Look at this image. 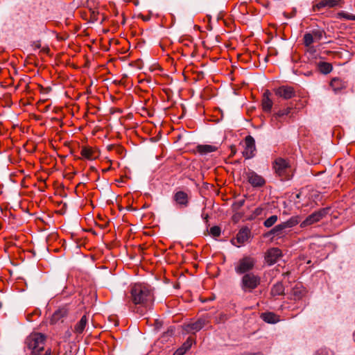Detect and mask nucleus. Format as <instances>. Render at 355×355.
<instances>
[{"instance_id":"1","label":"nucleus","mask_w":355,"mask_h":355,"mask_svg":"<svg viewBox=\"0 0 355 355\" xmlns=\"http://www.w3.org/2000/svg\"><path fill=\"white\" fill-rule=\"evenodd\" d=\"M130 294V301L135 305L134 312L142 316L152 309L154 302V293L150 286L135 284L131 286Z\"/></svg>"},{"instance_id":"2","label":"nucleus","mask_w":355,"mask_h":355,"mask_svg":"<svg viewBox=\"0 0 355 355\" xmlns=\"http://www.w3.org/2000/svg\"><path fill=\"white\" fill-rule=\"evenodd\" d=\"M46 336L40 332H33L24 340V349L30 354L46 349Z\"/></svg>"},{"instance_id":"3","label":"nucleus","mask_w":355,"mask_h":355,"mask_svg":"<svg viewBox=\"0 0 355 355\" xmlns=\"http://www.w3.org/2000/svg\"><path fill=\"white\" fill-rule=\"evenodd\" d=\"M257 259L250 255L243 256L234 263V271L237 275L252 272L257 264Z\"/></svg>"},{"instance_id":"4","label":"nucleus","mask_w":355,"mask_h":355,"mask_svg":"<svg viewBox=\"0 0 355 355\" xmlns=\"http://www.w3.org/2000/svg\"><path fill=\"white\" fill-rule=\"evenodd\" d=\"M261 284V277L254 272H248L243 275L240 286L245 293H251Z\"/></svg>"},{"instance_id":"5","label":"nucleus","mask_w":355,"mask_h":355,"mask_svg":"<svg viewBox=\"0 0 355 355\" xmlns=\"http://www.w3.org/2000/svg\"><path fill=\"white\" fill-rule=\"evenodd\" d=\"M273 167L279 176L283 179L290 178L291 166L286 159L282 157L277 158L274 162Z\"/></svg>"},{"instance_id":"6","label":"nucleus","mask_w":355,"mask_h":355,"mask_svg":"<svg viewBox=\"0 0 355 355\" xmlns=\"http://www.w3.org/2000/svg\"><path fill=\"white\" fill-rule=\"evenodd\" d=\"M325 214L326 211L324 209H320L319 211H315L306 217V218L301 223L300 227L304 228L314 224L320 221L325 216Z\"/></svg>"},{"instance_id":"7","label":"nucleus","mask_w":355,"mask_h":355,"mask_svg":"<svg viewBox=\"0 0 355 355\" xmlns=\"http://www.w3.org/2000/svg\"><path fill=\"white\" fill-rule=\"evenodd\" d=\"M69 313L68 306H64L58 309L52 315L51 318V324L63 322Z\"/></svg>"},{"instance_id":"8","label":"nucleus","mask_w":355,"mask_h":355,"mask_svg":"<svg viewBox=\"0 0 355 355\" xmlns=\"http://www.w3.org/2000/svg\"><path fill=\"white\" fill-rule=\"evenodd\" d=\"M276 96L285 100L290 99L295 96V90L292 87L282 85L275 89Z\"/></svg>"},{"instance_id":"9","label":"nucleus","mask_w":355,"mask_h":355,"mask_svg":"<svg viewBox=\"0 0 355 355\" xmlns=\"http://www.w3.org/2000/svg\"><path fill=\"white\" fill-rule=\"evenodd\" d=\"M246 176L249 183L254 187H262L266 183L264 178L253 171L247 172Z\"/></svg>"},{"instance_id":"10","label":"nucleus","mask_w":355,"mask_h":355,"mask_svg":"<svg viewBox=\"0 0 355 355\" xmlns=\"http://www.w3.org/2000/svg\"><path fill=\"white\" fill-rule=\"evenodd\" d=\"M282 257V251L277 248L270 249L266 254V261L269 265L275 263Z\"/></svg>"},{"instance_id":"11","label":"nucleus","mask_w":355,"mask_h":355,"mask_svg":"<svg viewBox=\"0 0 355 355\" xmlns=\"http://www.w3.org/2000/svg\"><path fill=\"white\" fill-rule=\"evenodd\" d=\"M245 148L244 155L247 158H251L253 157V153L255 150V141L254 138L249 135L245 139Z\"/></svg>"},{"instance_id":"12","label":"nucleus","mask_w":355,"mask_h":355,"mask_svg":"<svg viewBox=\"0 0 355 355\" xmlns=\"http://www.w3.org/2000/svg\"><path fill=\"white\" fill-rule=\"evenodd\" d=\"M340 1V0H318L313 6V10H319L324 8H334L338 5Z\"/></svg>"},{"instance_id":"13","label":"nucleus","mask_w":355,"mask_h":355,"mask_svg":"<svg viewBox=\"0 0 355 355\" xmlns=\"http://www.w3.org/2000/svg\"><path fill=\"white\" fill-rule=\"evenodd\" d=\"M173 200L181 207H187L189 203L187 194L182 191H178L173 196Z\"/></svg>"},{"instance_id":"14","label":"nucleus","mask_w":355,"mask_h":355,"mask_svg":"<svg viewBox=\"0 0 355 355\" xmlns=\"http://www.w3.org/2000/svg\"><path fill=\"white\" fill-rule=\"evenodd\" d=\"M194 343V339L191 337H189L182 345L174 352V355H184L190 349Z\"/></svg>"},{"instance_id":"15","label":"nucleus","mask_w":355,"mask_h":355,"mask_svg":"<svg viewBox=\"0 0 355 355\" xmlns=\"http://www.w3.org/2000/svg\"><path fill=\"white\" fill-rule=\"evenodd\" d=\"M286 229L284 223L281 224L275 225L272 230H270L267 234L266 236H282L285 230Z\"/></svg>"},{"instance_id":"16","label":"nucleus","mask_w":355,"mask_h":355,"mask_svg":"<svg viewBox=\"0 0 355 355\" xmlns=\"http://www.w3.org/2000/svg\"><path fill=\"white\" fill-rule=\"evenodd\" d=\"M206 320L203 318H199L194 322H191L187 325V330L188 331H198L204 327L205 325Z\"/></svg>"},{"instance_id":"17","label":"nucleus","mask_w":355,"mask_h":355,"mask_svg":"<svg viewBox=\"0 0 355 355\" xmlns=\"http://www.w3.org/2000/svg\"><path fill=\"white\" fill-rule=\"evenodd\" d=\"M250 235V231L248 227L242 228L236 235V240L240 244H243L248 241Z\"/></svg>"},{"instance_id":"18","label":"nucleus","mask_w":355,"mask_h":355,"mask_svg":"<svg viewBox=\"0 0 355 355\" xmlns=\"http://www.w3.org/2000/svg\"><path fill=\"white\" fill-rule=\"evenodd\" d=\"M88 318L87 315H84L80 321L74 327V332L77 334H81L87 324Z\"/></svg>"},{"instance_id":"19","label":"nucleus","mask_w":355,"mask_h":355,"mask_svg":"<svg viewBox=\"0 0 355 355\" xmlns=\"http://www.w3.org/2000/svg\"><path fill=\"white\" fill-rule=\"evenodd\" d=\"M330 86L335 92L340 91L346 87L345 83L339 78H333L330 83Z\"/></svg>"},{"instance_id":"20","label":"nucleus","mask_w":355,"mask_h":355,"mask_svg":"<svg viewBox=\"0 0 355 355\" xmlns=\"http://www.w3.org/2000/svg\"><path fill=\"white\" fill-rule=\"evenodd\" d=\"M217 148L211 145H198L197 146V151L202 155H205L209 153L214 152Z\"/></svg>"},{"instance_id":"21","label":"nucleus","mask_w":355,"mask_h":355,"mask_svg":"<svg viewBox=\"0 0 355 355\" xmlns=\"http://www.w3.org/2000/svg\"><path fill=\"white\" fill-rule=\"evenodd\" d=\"M270 293L272 296H279L284 293V286L281 282L274 284L271 288Z\"/></svg>"},{"instance_id":"22","label":"nucleus","mask_w":355,"mask_h":355,"mask_svg":"<svg viewBox=\"0 0 355 355\" xmlns=\"http://www.w3.org/2000/svg\"><path fill=\"white\" fill-rule=\"evenodd\" d=\"M261 318L268 323L274 324L278 321L277 316L271 312L264 313L261 315Z\"/></svg>"},{"instance_id":"23","label":"nucleus","mask_w":355,"mask_h":355,"mask_svg":"<svg viewBox=\"0 0 355 355\" xmlns=\"http://www.w3.org/2000/svg\"><path fill=\"white\" fill-rule=\"evenodd\" d=\"M81 155L87 159H94L96 157L94 151L87 147H83L81 149Z\"/></svg>"},{"instance_id":"24","label":"nucleus","mask_w":355,"mask_h":355,"mask_svg":"<svg viewBox=\"0 0 355 355\" xmlns=\"http://www.w3.org/2000/svg\"><path fill=\"white\" fill-rule=\"evenodd\" d=\"M318 68L320 72L327 74L332 71V66L329 62H322L318 64Z\"/></svg>"},{"instance_id":"25","label":"nucleus","mask_w":355,"mask_h":355,"mask_svg":"<svg viewBox=\"0 0 355 355\" xmlns=\"http://www.w3.org/2000/svg\"><path fill=\"white\" fill-rule=\"evenodd\" d=\"M273 103L270 97L266 96L263 98L262 107L264 112H270L271 111Z\"/></svg>"},{"instance_id":"26","label":"nucleus","mask_w":355,"mask_h":355,"mask_svg":"<svg viewBox=\"0 0 355 355\" xmlns=\"http://www.w3.org/2000/svg\"><path fill=\"white\" fill-rule=\"evenodd\" d=\"M300 217L298 216H294L290 218L288 220L284 222L286 228H291L300 223Z\"/></svg>"},{"instance_id":"27","label":"nucleus","mask_w":355,"mask_h":355,"mask_svg":"<svg viewBox=\"0 0 355 355\" xmlns=\"http://www.w3.org/2000/svg\"><path fill=\"white\" fill-rule=\"evenodd\" d=\"M291 107H287L282 110H279V112H277V113L273 114L272 121H277L279 118L289 114L291 112Z\"/></svg>"},{"instance_id":"28","label":"nucleus","mask_w":355,"mask_h":355,"mask_svg":"<svg viewBox=\"0 0 355 355\" xmlns=\"http://www.w3.org/2000/svg\"><path fill=\"white\" fill-rule=\"evenodd\" d=\"M315 41L311 33H305L304 35V44L306 46H310Z\"/></svg>"},{"instance_id":"29","label":"nucleus","mask_w":355,"mask_h":355,"mask_svg":"<svg viewBox=\"0 0 355 355\" xmlns=\"http://www.w3.org/2000/svg\"><path fill=\"white\" fill-rule=\"evenodd\" d=\"M311 33L313 34L315 42L320 41V40H322L323 35H325V32L321 29L313 30Z\"/></svg>"},{"instance_id":"30","label":"nucleus","mask_w":355,"mask_h":355,"mask_svg":"<svg viewBox=\"0 0 355 355\" xmlns=\"http://www.w3.org/2000/svg\"><path fill=\"white\" fill-rule=\"evenodd\" d=\"M277 216L272 215L264 221L263 225L266 227H270L277 221Z\"/></svg>"},{"instance_id":"31","label":"nucleus","mask_w":355,"mask_h":355,"mask_svg":"<svg viewBox=\"0 0 355 355\" xmlns=\"http://www.w3.org/2000/svg\"><path fill=\"white\" fill-rule=\"evenodd\" d=\"M90 11V18H91V20L92 22H97L99 21V19H98V14L99 12L94 10V9H90L89 10Z\"/></svg>"},{"instance_id":"32","label":"nucleus","mask_w":355,"mask_h":355,"mask_svg":"<svg viewBox=\"0 0 355 355\" xmlns=\"http://www.w3.org/2000/svg\"><path fill=\"white\" fill-rule=\"evenodd\" d=\"M209 233L214 237H218L220 235V228L218 226H214L210 228Z\"/></svg>"},{"instance_id":"33","label":"nucleus","mask_w":355,"mask_h":355,"mask_svg":"<svg viewBox=\"0 0 355 355\" xmlns=\"http://www.w3.org/2000/svg\"><path fill=\"white\" fill-rule=\"evenodd\" d=\"M51 349L50 347L46 348L40 352H35L34 353L30 354V355H51Z\"/></svg>"},{"instance_id":"34","label":"nucleus","mask_w":355,"mask_h":355,"mask_svg":"<svg viewBox=\"0 0 355 355\" xmlns=\"http://www.w3.org/2000/svg\"><path fill=\"white\" fill-rule=\"evenodd\" d=\"M293 295L295 300H299L303 296L304 291L296 287L293 290Z\"/></svg>"},{"instance_id":"35","label":"nucleus","mask_w":355,"mask_h":355,"mask_svg":"<svg viewBox=\"0 0 355 355\" xmlns=\"http://www.w3.org/2000/svg\"><path fill=\"white\" fill-rule=\"evenodd\" d=\"M263 211V208L262 207H257L254 209V212H253V214L254 216L256 217V216H260L262 214V212Z\"/></svg>"},{"instance_id":"36","label":"nucleus","mask_w":355,"mask_h":355,"mask_svg":"<svg viewBox=\"0 0 355 355\" xmlns=\"http://www.w3.org/2000/svg\"><path fill=\"white\" fill-rule=\"evenodd\" d=\"M244 200H239L236 202V205H238L239 207H241L244 205Z\"/></svg>"},{"instance_id":"37","label":"nucleus","mask_w":355,"mask_h":355,"mask_svg":"<svg viewBox=\"0 0 355 355\" xmlns=\"http://www.w3.org/2000/svg\"><path fill=\"white\" fill-rule=\"evenodd\" d=\"M71 335V331L69 330H67L65 332V337L66 338H70Z\"/></svg>"},{"instance_id":"38","label":"nucleus","mask_w":355,"mask_h":355,"mask_svg":"<svg viewBox=\"0 0 355 355\" xmlns=\"http://www.w3.org/2000/svg\"><path fill=\"white\" fill-rule=\"evenodd\" d=\"M270 92L268 90H266V91L264 92L263 98H264V97H266V96L270 97Z\"/></svg>"},{"instance_id":"39","label":"nucleus","mask_w":355,"mask_h":355,"mask_svg":"<svg viewBox=\"0 0 355 355\" xmlns=\"http://www.w3.org/2000/svg\"><path fill=\"white\" fill-rule=\"evenodd\" d=\"M202 218L206 220L207 221V218H208V215L207 214H202Z\"/></svg>"},{"instance_id":"40","label":"nucleus","mask_w":355,"mask_h":355,"mask_svg":"<svg viewBox=\"0 0 355 355\" xmlns=\"http://www.w3.org/2000/svg\"><path fill=\"white\" fill-rule=\"evenodd\" d=\"M349 19L355 20V16H352V17H349Z\"/></svg>"},{"instance_id":"41","label":"nucleus","mask_w":355,"mask_h":355,"mask_svg":"<svg viewBox=\"0 0 355 355\" xmlns=\"http://www.w3.org/2000/svg\"><path fill=\"white\" fill-rule=\"evenodd\" d=\"M49 108V106H46V108H45V111H47Z\"/></svg>"}]
</instances>
